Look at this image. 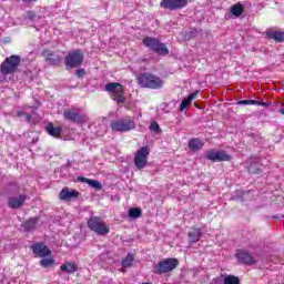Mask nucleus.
Returning <instances> with one entry per match:
<instances>
[{"label":"nucleus","instance_id":"f257e3e1","mask_svg":"<svg viewBox=\"0 0 284 284\" xmlns=\"http://www.w3.org/2000/svg\"><path fill=\"white\" fill-rule=\"evenodd\" d=\"M138 83L140 88H149L150 90H160V88H163V79L152 73H142L138 77Z\"/></svg>","mask_w":284,"mask_h":284},{"label":"nucleus","instance_id":"f03ea898","mask_svg":"<svg viewBox=\"0 0 284 284\" xmlns=\"http://www.w3.org/2000/svg\"><path fill=\"white\" fill-rule=\"evenodd\" d=\"M88 227L92 232H95V234H99V236H106V234H110V226H108V224L98 216L89 219Z\"/></svg>","mask_w":284,"mask_h":284},{"label":"nucleus","instance_id":"7ed1b4c3","mask_svg":"<svg viewBox=\"0 0 284 284\" xmlns=\"http://www.w3.org/2000/svg\"><path fill=\"white\" fill-rule=\"evenodd\" d=\"M179 267V260L164 258L153 266L154 274H168Z\"/></svg>","mask_w":284,"mask_h":284},{"label":"nucleus","instance_id":"20e7f679","mask_svg":"<svg viewBox=\"0 0 284 284\" xmlns=\"http://www.w3.org/2000/svg\"><path fill=\"white\" fill-rule=\"evenodd\" d=\"M21 63V58L19 55H11L7 58L0 67V72L3 75L8 74H14L17 72V69L19 68V64Z\"/></svg>","mask_w":284,"mask_h":284},{"label":"nucleus","instance_id":"39448f33","mask_svg":"<svg viewBox=\"0 0 284 284\" xmlns=\"http://www.w3.org/2000/svg\"><path fill=\"white\" fill-rule=\"evenodd\" d=\"M105 90L110 93L113 101H116V103H125V95L123 92V85L121 83H108L105 85Z\"/></svg>","mask_w":284,"mask_h":284},{"label":"nucleus","instance_id":"423d86ee","mask_svg":"<svg viewBox=\"0 0 284 284\" xmlns=\"http://www.w3.org/2000/svg\"><path fill=\"white\" fill-rule=\"evenodd\" d=\"M135 129L136 123L130 118L115 120L111 123V130L113 132H130V130Z\"/></svg>","mask_w":284,"mask_h":284},{"label":"nucleus","instance_id":"0eeeda50","mask_svg":"<svg viewBox=\"0 0 284 284\" xmlns=\"http://www.w3.org/2000/svg\"><path fill=\"white\" fill-rule=\"evenodd\" d=\"M148 156H150V146H142L134 156V165L138 170H143L148 165Z\"/></svg>","mask_w":284,"mask_h":284},{"label":"nucleus","instance_id":"6e6552de","mask_svg":"<svg viewBox=\"0 0 284 284\" xmlns=\"http://www.w3.org/2000/svg\"><path fill=\"white\" fill-rule=\"evenodd\" d=\"M206 159L213 163H223V161H232V155L223 150L212 149L207 151Z\"/></svg>","mask_w":284,"mask_h":284},{"label":"nucleus","instance_id":"1a4fd4ad","mask_svg":"<svg viewBox=\"0 0 284 284\" xmlns=\"http://www.w3.org/2000/svg\"><path fill=\"white\" fill-rule=\"evenodd\" d=\"M67 68H79L83 63V51L77 50L70 52L64 59Z\"/></svg>","mask_w":284,"mask_h":284},{"label":"nucleus","instance_id":"9d476101","mask_svg":"<svg viewBox=\"0 0 284 284\" xmlns=\"http://www.w3.org/2000/svg\"><path fill=\"white\" fill-rule=\"evenodd\" d=\"M187 6V0H162L160 3L164 10H181Z\"/></svg>","mask_w":284,"mask_h":284},{"label":"nucleus","instance_id":"9b49d317","mask_svg":"<svg viewBox=\"0 0 284 284\" xmlns=\"http://www.w3.org/2000/svg\"><path fill=\"white\" fill-rule=\"evenodd\" d=\"M63 116L68 121H73V123H85L88 121V115L79 114L77 111H64Z\"/></svg>","mask_w":284,"mask_h":284},{"label":"nucleus","instance_id":"f8f14e48","mask_svg":"<svg viewBox=\"0 0 284 284\" xmlns=\"http://www.w3.org/2000/svg\"><path fill=\"white\" fill-rule=\"evenodd\" d=\"M32 251H33V254H36L37 256H40L42 258L45 256H50L52 254V251H50V248L48 246H45V244H43V243L34 244L32 246Z\"/></svg>","mask_w":284,"mask_h":284},{"label":"nucleus","instance_id":"ddd939ff","mask_svg":"<svg viewBox=\"0 0 284 284\" xmlns=\"http://www.w3.org/2000/svg\"><path fill=\"white\" fill-rule=\"evenodd\" d=\"M78 197H79V191L70 190L68 187L62 189L59 194L60 201H70V199H78Z\"/></svg>","mask_w":284,"mask_h":284},{"label":"nucleus","instance_id":"4468645a","mask_svg":"<svg viewBox=\"0 0 284 284\" xmlns=\"http://www.w3.org/2000/svg\"><path fill=\"white\" fill-rule=\"evenodd\" d=\"M240 284L241 281L234 275H220L215 278V284Z\"/></svg>","mask_w":284,"mask_h":284},{"label":"nucleus","instance_id":"2eb2a0df","mask_svg":"<svg viewBox=\"0 0 284 284\" xmlns=\"http://www.w3.org/2000/svg\"><path fill=\"white\" fill-rule=\"evenodd\" d=\"M79 270V265L74 262L67 261L60 266V272L63 274H74Z\"/></svg>","mask_w":284,"mask_h":284},{"label":"nucleus","instance_id":"dca6fc26","mask_svg":"<svg viewBox=\"0 0 284 284\" xmlns=\"http://www.w3.org/2000/svg\"><path fill=\"white\" fill-rule=\"evenodd\" d=\"M237 261L241 263H245L246 265H252L254 263V257L245 251H237L235 254Z\"/></svg>","mask_w":284,"mask_h":284},{"label":"nucleus","instance_id":"f3484780","mask_svg":"<svg viewBox=\"0 0 284 284\" xmlns=\"http://www.w3.org/2000/svg\"><path fill=\"white\" fill-rule=\"evenodd\" d=\"M26 199H27L26 195H19V196L9 199V207H12L13 210L21 207V205L26 203Z\"/></svg>","mask_w":284,"mask_h":284},{"label":"nucleus","instance_id":"a211bd4d","mask_svg":"<svg viewBox=\"0 0 284 284\" xmlns=\"http://www.w3.org/2000/svg\"><path fill=\"white\" fill-rule=\"evenodd\" d=\"M78 181H80V183H87L88 185H90V187H93L94 190H103V185L97 180H90L84 176H79Z\"/></svg>","mask_w":284,"mask_h":284},{"label":"nucleus","instance_id":"6ab92c4d","mask_svg":"<svg viewBox=\"0 0 284 284\" xmlns=\"http://www.w3.org/2000/svg\"><path fill=\"white\" fill-rule=\"evenodd\" d=\"M196 97H199V91H195V92L191 93L189 97L184 98L182 100V103L180 104V112H183V110H185V108H189V105L192 104V101H194V99H196Z\"/></svg>","mask_w":284,"mask_h":284},{"label":"nucleus","instance_id":"aec40b11","mask_svg":"<svg viewBox=\"0 0 284 284\" xmlns=\"http://www.w3.org/2000/svg\"><path fill=\"white\" fill-rule=\"evenodd\" d=\"M202 236H203V232L201 231V229H193L189 233V241L191 243H199V241H201Z\"/></svg>","mask_w":284,"mask_h":284},{"label":"nucleus","instance_id":"412c9836","mask_svg":"<svg viewBox=\"0 0 284 284\" xmlns=\"http://www.w3.org/2000/svg\"><path fill=\"white\" fill-rule=\"evenodd\" d=\"M47 132L48 134H50V136H54L55 139H59L61 136V128H55L54 124H52V122H49L47 124Z\"/></svg>","mask_w":284,"mask_h":284},{"label":"nucleus","instance_id":"4be33fe9","mask_svg":"<svg viewBox=\"0 0 284 284\" xmlns=\"http://www.w3.org/2000/svg\"><path fill=\"white\" fill-rule=\"evenodd\" d=\"M160 42L161 40L155 38L145 37L143 39V45H145V48H149L150 50H153V51L156 48V45H159Z\"/></svg>","mask_w":284,"mask_h":284},{"label":"nucleus","instance_id":"5701e85b","mask_svg":"<svg viewBox=\"0 0 284 284\" xmlns=\"http://www.w3.org/2000/svg\"><path fill=\"white\" fill-rule=\"evenodd\" d=\"M266 34L268 39H274V41H277L278 43H281V41H284L283 31H267Z\"/></svg>","mask_w":284,"mask_h":284},{"label":"nucleus","instance_id":"b1692460","mask_svg":"<svg viewBox=\"0 0 284 284\" xmlns=\"http://www.w3.org/2000/svg\"><path fill=\"white\" fill-rule=\"evenodd\" d=\"M153 52H156V54L160 55H168L170 54V50H168V45L163 42H159L158 45H155V49H153Z\"/></svg>","mask_w":284,"mask_h":284},{"label":"nucleus","instance_id":"393cba45","mask_svg":"<svg viewBox=\"0 0 284 284\" xmlns=\"http://www.w3.org/2000/svg\"><path fill=\"white\" fill-rule=\"evenodd\" d=\"M189 148L193 152H199V150L203 148V142H201L199 139H193L189 142Z\"/></svg>","mask_w":284,"mask_h":284},{"label":"nucleus","instance_id":"a878e982","mask_svg":"<svg viewBox=\"0 0 284 284\" xmlns=\"http://www.w3.org/2000/svg\"><path fill=\"white\" fill-rule=\"evenodd\" d=\"M243 4L236 3L231 7V14H233L234 17H241L243 14Z\"/></svg>","mask_w":284,"mask_h":284},{"label":"nucleus","instance_id":"bb28decb","mask_svg":"<svg viewBox=\"0 0 284 284\" xmlns=\"http://www.w3.org/2000/svg\"><path fill=\"white\" fill-rule=\"evenodd\" d=\"M134 263V255L129 253L128 256L122 261V267H132Z\"/></svg>","mask_w":284,"mask_h":284},{"label":"nucleus","instance_id":"cd10ccee","mask_svg":"<svg viewBox=\"0 0 284 284\" xmlns=\"http://www.w3.org/2000/svg\"><path fill=\"white\" fill-rule=\"evenodd\" d=\"M141 214H142V211L139 207H133V209H130L129 211L130 219H140Z\"/></svg>","mask_w":284,"mask_h":284},{"label":"nucleus","instance_id":"c85d7f7f","mask_svg":"<svg viewBox=\"0 0 284 284\" xmlns=\"http://www.w3.org/2000/svg\"><path fill=\"white\" fill-rule=\"evenodd\" d=\"M40 265H41V267H44V268L52 267V265H54V258H52V257L42 258L40 261Z\"/></svg>","mask_w":284,"mask_h":284},{"label":"nucleus","instance_id":"c756f323","mask_svg":"<svg viewBox=\"0 0 284 284\" xmlns=\"http://www.w3.org/2000/svg\"><path fill=\"white\" fill-rule=\"evenodd\" d=\"M258 101L255 100H241L237 102V105H258Z\"/></svg>","mask_w":284,"mask_h":284},{"label":"nucleus","instance_id":"7c9ffc66","mask_svg":"<svg viewBox=\"0 0 284 284\" xmlns=\"http://www.w3.org/2000/svg\"><path fill=\"white\" fill-rule=\"evenodd\" d=\"M37 225V219H31L24 222V227L27 230H32Z\"/></svg>","mask_w":284,"mask_h":284},{"label":"nucleus","instance_id":"2f4dec72","mask_svg":"<svg viewBox=\"0 0 284 284\" xmlns=\"http://www.w3.org/2000/svg\"><path fill=\"white\" fill-rule=\"evenodd\" d=\"M44 57H47V61H50V63H52V65H57V63H59V61H61L60 59L58 60H53L52 58V54H48V53H44Z\"/></svg>","mask_w":284,"mask_h":284},{"label":"nucleus","instance_id":"473e14b6","mask_svg":"<svg viewBox=\"0 0 284 284\" xmlns=\"http://www.w3.org/2000/svg\"><path fill=\"white\" fill-rule=\"evenodd\" d=\"M150 130L152 132H159V130H160L159 123H156V122L151 123Z\"/></svg>","mask_w":284,"mask_h":284},{"label":"nucleus","instance_id":"72a5a7b5","mask_svg":"<svg viewBox=\"0 0 284 284\" xmlns=\"http://www.w3.org/2000/svg\"><path fill=\"white\" fill-rule=\"evenodd\" d=\"M77 74L79 79H82V77H85V69H78Z\"/></svg>","mask_w":284,"mask_h":284},{"label":"nucleus","instance_id":"f704fd0d","mask_svg":"<svg viewBox=\"0 0 284 284\" xmlns=\"http://www.w3.org/2000/svg\"><path fill=\"white\" fill-rule=\"evenodd\" d=\"M27 17H28V19H34V17H37V14H34V12H32V11H29L27 13Z\"/></svg>","mask_w":284,"mask_h":284},{"label":"nucleus","instance_id":"c9c22d12","mask_svg":"<svg viewBox=\"0 0 284 284\" xmlns=\"http://www.w3.org/2000/svg\"><path fill=\"white\" fill-rule=\"evenodd\" d=\"M24 3H32V1H37V0H22Z\"/></svg>","mask_w":284,"mask_h":284},{"label":"nucleus","instance_id":"e433bc0d","mask_svg":"<svg viewBox=\"0 0 284 284\" xmlns=\"http://www.w3.org/2000/svg\"><path fill=\"white\" fill-rule=\"evenodd\" d=\"M18 116H23V111H18Z\"/></svg>","mask_w":284,"mask_h":284},{"label":"nucleus","instance_id":"4c0bfd02","mask_svg":"<svg viewBox=\"0 0 284 284\" xmlns=\"http://www.w3.org/2000/svg\"><path fill=\"white\" fill-rule=\"evenodd\" d=\"M280 114H283L284 115V109H280Z\"/></svg>","mask_w":284,"mask_h":284},{"label":"nucleus","instance_id":"58836bf2","mask_svg":"<svg viewBox=\"0 0 284 284\" xmlns=\"http://www.w3.org/2000/svg\"><path fill=\"white\" fill-rule=\"evenodd\" d=\"M258 105H267L265 102H258Z\"/></svg>","mask_w":284,"mask_h":284},{"label":"nucleus","instance_id":"ea45409f","mask_svg":"<svg viewBox=\"0 0 284 284\" xmlns=\"http://www.w3.org/2000/svg\"><path fill=\"white\" fill-rule=\"evenodd\" d=\"M30 119H32V116H30V114L27 115V121H30Z\"/></svg>","mask_w":284,"mask_h":284},{"label":"nucleus","instance_id":"a19ab883","mask_svg":"<svg viewBox=\"0 0 284 284\" xmlns=\"http://www.w3.org/2000/svg\"><path fill=\"white\" fill-rule=\"evenodd\" d=\"M143 284H148V283H143Z\"/></svg>","mask_w":284,"mask_h":284}]
</instances>
